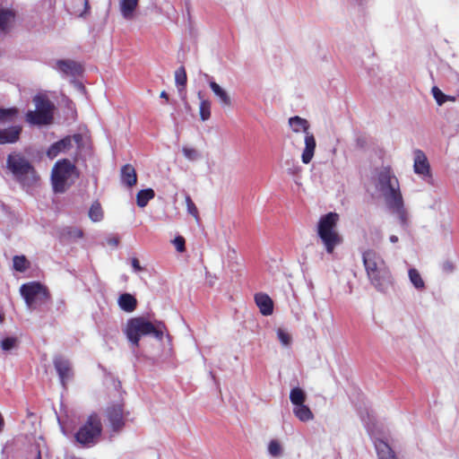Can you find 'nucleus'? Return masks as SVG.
I'll return each instance as SVG.
<instances>
[{
	"mask_svg": "<svg viewBox=\"0 0 459 459\" xmlns=\"http://www.w3.org/2000/svg\"><path fill=\"white\" fill-rule=\"evenodd\" d=\"M186 210L189 214L195 217V220L199 219L198 210L195 203L192 201L190 195H186L185 197Z\"/></svg>",
	"mask_w": 459,
	"mask_h": 459,
	"instance_id": "nucleus-35",
	"label": "nucleus"
},
{
	"mask_svg": "<svg viewBox=\"0 0 459 459\" xmlns=\"http://www.w3.org/2000/svg\"><path fill=\"white\" fill-rule=\"evenodd\" d=\"M63 150L61 149V147L58 145L57 142L55 143L54 144H52L48 152H47V155L48 157H49L50 159H54L55 157H56Z\"/></svg>",
	"mask_w": 459,
	"mask_h": 459,
	"instance_id": "nucleus-39",
	"label": "nucleus"
},
{
	"mask_svg": "<svg viewBox=\"0 0 459 459\" xmlns=\"http://www.w3.org/2000/svg\"><path fill=\"white\" fill-rule=\"evenodd\" d=\"M121 180L127 186H133L136 184V172L132 165L126 164L121 169Z\"/></svg>",
	"mask_w": 459,
	"mask_h": 459,
	"instance_id": "nucleus-20",
	"label": "nucleus"
},
{
	"mask_svg": "<svg viewBox=\"0 0 459 459\" xmlns=\"http://www.w3.org/2000/svg\"><path fill=\"white\" fill-rule=\"evenodd\" d=\"M106 415L112 431L114 433L119 432L125 425L123 404L117 403L108 407Z\"/></svg>",
	"mask_w": 459,
	"mask_h": 459,
	"instance_id": "nucleus-11",
	"label": "nucleus"
},
{
	"mask_svg": "<svg viewBox=\"0 0 459 459\" xmlns=\"http://www.w3.org/2000/svg\"><path fill=\"white\" fill-rule=\"evenodd\" d=\"M288 124L294 134H304L301 160L304 164L310 163L315 155L316 142L314 134L310 132L309 122L299 116H294L289 118Z\"/></svg>",
	"mask_w": 459,
	"mask_h": 459,
	"instance_id": "nucleus-6",
	"label": "nucleus"
},
{
	"mask_svg": "<svg viewBox=\"0 0 459 459\" xmlns=\"http://www.w3.org/2000/svg\"><path fill=\"white\" fill-rule=\"evenodd\" d=\"M6 168L13 174L14 179L23 187L35 186L39 179L30 162L22 154L13 152L8 155Z\"/></svg>",
	"mask_w": 459,
	"mask_h": 459,
	"instance_id": "nucleus-4",
	"label": "nucleus"
},
{
	"mask_svg": "<svg viewBox=\"0 0 459 459\" xmlns=\"http://www.w3.org/2000/svg\"><path fill=\"white\" fill-rule=\"evenodd\" d=\"M455 264L450 260H446L441 264V269L446 273H451L455 271Z\"/></svg>",
	"mask_w": 459,
	"mask_h": 459,
	"instance_id": "nucleus-41",
	"label": "nucleus"
},
{
	"mask_svg": "<svg viewBox=\"0 0 459 459\" xmlns=\"http://www.w3.org/2000/svg\"><path fill=\"white\" fill-rule=\"evenodd\" d=\"M16 344H17L16 337H6L1 342L0 346L3 351H9L12 349H13L16 346Z\"/></svg>",
	"mask_w": 459,
	"mask_h": 459,
	"instance_id": "nucleus-36",
	"label": "nucleus"
},
{
	"mask_svg": "<svg viewBox=\"0 0 459 459\" xmlns=\"http://www.w3.org/2000/svg\"><path fill=\"white\" fill-rule=\"evenodd\" d=\"M276 334H277L278 340L281 342V343L283 346L288 347L290 345L292 337H291L290 333L286 329L281 328V327L277 328Z\"/></svg>",
	"mask_w": 459,
	"mask_h": 459,
	"instance_id": "nucleus-33",
	"label": "nucleus"
},
{
	"mask_svg": "<svg viewBox=\"0 0 459 459\" xmlns=\"http://www.w3.org/2000/svg\"><path fill=\"white\" fill-rule=\"evenodd\" d=\"M363 264L371 285L379 292H386L393 285V276L383 257L373 249L362 254Z\"/></svg>",
	"mask_w": 459,
	"mask_h": 459,
	"instance_id": "nucleus-2",
	"label": "nucleus"
},
{
	"mask_svg": "<svg viewBox=\"0 0 459 459\" xmlns=\"http://www.w3.org/2000/svg\"><path fill=\"white\" fill-rule=\"evenodd\" d=\"M374 444L378 459H397L395 453L385 441L376 439Z\"/></svg>",
	"mask_w": 459,
	"mask_h": 459,
	"instance_id": "nucleus-18",
	"label": "nucleus"
},
{
	"mask_svg": "<svg viewBox=\"0 0 459 459\" xmlns=\"http://www.w3.org/2000/svg\"><path fill=\"white\" fill-rule=\"evenodd\" d=\"M186 81L187 77L186 70L184 66H180L175 72V82L179 91L186 87Z\"/></svg>",
	"mask_w": 459,
	"mask_h": 459,
	"instance_id": "nucleus-29",
	"label": "nucleus"
},
{
	"mask_svg": "<svg viewBox=\"0 0 459 459\" xmlns=\"http://www.w3.org/2000/svg\"><path fill=\"white\" fill-rule=\"evenodd\" d=\"M75 140L76 142H79L80 140V136L79 135H74L73 138L72 137H65L60 141L57 142L58 145L61 147V149L63 151L66 150V149H69L72 145V140Z\"/></svg>",
	"mask_w": 459,
	"mask_h": 459,
	"instance_id": "nucleus-38",
	"label": "nucleus"
},
{
	"mask_svg": "<svg viewBox=\"0 0 459 459\" xmlns=\"http://www.w3.org/2000/svg\"><path fill=\"white\" fill-rule=\"evenodd\" d=\"M22 132L20 126H12L8 128H0V144L13 143L19 140Z\"/></svg>",
	"mask_w": 459,
	"mask_h": 459,
	"instance_id": "nucleus-15",
	"label": "nucleus"
},
{
	"mask_svg": "<svg viewBox=\"0 0 459 459\" xmlns=\"http://www.w3.org/2000/svg\"><path fill=\"white\" fill-rule=\"evenodd\" d=\"M131 265L134 273H140L143 271V267L140 265L139 260L135 257L131 259Z\"/></svg>",
	"mask_w": 459,
	"mask_h": 459,
	"instance_id": "nucleus-42",
	"label": "nucleus"
},
{
	"mask_svg": "<svg viewBox=\"0 0 459 459\" xmlns=\"http://www.w3.org/2000/svg\"><path fill=\"white\" fill-rule=\"evenodd\" d=\"M36 109L26 114V119L32 125H48L53 120L54 104L44 95H37L33 99Z\"/></svg>",
	"mask_w": 459,
	"mask_h": 459,
	"instance_id": "nucleus-9",
	"label": "nucleus"
},
{
	"mask_svg": "<svg viewBox=\"0 0 459 459\" xmlns=\"http://www.w3.org/2000/svg\"><path fill=\"white\" fill-rule=\"evenodd\" d=\"M209 86L215 95V97L219 100L221 105L222 107H230L232 104L231 98L228 91L223 89L221 85L215 82L213 80H209Z\"/></svg>",
	"mask_w": 459,
	"mask_h": 459,
	"instance_id": "nucleus-16",
	"label": "nucleus"
},
{
	"mask_svg": "<svg viewBox=\"0 0 459 459\" xmlns=\"http://www.w3.org/2000/svg\"><path fill=\"white\" fill-rule=\"evenodd\" d=\"M89 217L94 222L100 221L102 220L103 212L99 203L92 204L89 211Z\"/></svg>",
	"mask_w": 459,
	"mask_h": 459,
	"instance_id": "nucleus-31",
	"label": "nucleus"
},
{
	"mask_svg": "<svg viewBox=\"0 0 459 459\" xmlns=\"http://www.w3.org/2000/svg\"><path fill=\"white\" fill-rule=\"evenodd\" d=\"M160 98L168 99V94H167V92L165 91L160 92Z\"/></svg>",
	"mask_w": 459,
	"mask_h": 459,
	"instance_id": "nucleus-46",
	"label": "nucleus"
},
{
	"mask_svg": "<svg viewBox=\"0 0 459 459\" xmlns=\"http://www.w3.org/2000/svg\"><path fill=\"white\" fill-rule=\"evenodd\" d=\"M117 303L119 307L127 313L133 312L137 305L136 299L129 294V293H124L121 294L117 299Z\"/></svg>",
	"mask_w": 459,
	"mask_h": 459,
	"instance_id": "nucleus-19",
	"label": "nucleus"
},
{
	"mask_svg": "<svg viewBox=\"0 0 459 459\" xmlns=\"http://www.w3.org/2000/svg\"><path fill=\"white\" fill-rule=\"evenodd\" d=\"M389 240L390 242L392 243H396L398 241V237L395 236V235H392L390 238H389Z\"/></svg>",
	"mask_w": 459,
	"mask_h": 459,
	"instance_id": "nucleus-45",
	"label": "nucleus"
},
{
	"mask_svg": "<svg viewBox=\"0 0 459 459\" xmlns=\"http://www.w3.org/2000/svg\"><path fill=\"white\" fill-rule=\"evenodd\" d=\"M182 152L186 160L189 161H195L201 158L200 152L192 147L184 146L182 148Z\"/></svg>",
	"mask_w": 459,
	"mask_h": 459,
	"instance_id": "nucleus-34",
	"label": "nucleus"
},
{
	"mask_svg": "<svg viewBox=\"0 0 459 459\" xmlns=\"http://www.w3.org/2000/svg\"><path fill=\"white\" fill-rule=\"evenodd\" d=\"M283 452L282 446L281 443L276 440L273 439L268 444V453L273 457H280L281 456Z\"/></svg>",
	"mask_w": 459,
	"mask_h": 459,
	"instance_id": "nucleus-32",
	"label": "nucleus"
},
{
	"mask_svg": "<svg viewBox=\"0 0 459 459\" xmlns=\"http://www.w3.org/2000/svg\"><path fill=\"white\" fill-rule=\"evenodd\" d=\"M16 108H0V123L13 122L18 116Z\"/></svg>",
	"mask_w": 459,
	"mask_h": 459,
	"instance_id": "nucleus-28",
	"label": "nucleus"
},
{
	"mask_svg": "<svg viewBox=\"0 0 459 459\" xmlns=\"http://www.w3.org/2000/svg\"><path fill=\"white\" fill-rule=\"evenodd\" d=\"M431 91L434 99L436 100L437 103L439 106H441L447 100V96L445 95L439 88L435 86L432 88Z\"/></svg>",
	"mask_w": 459,
	"mask_h": 459,
	"instance_id": "nucleus-37",
	"label": "nucleus"
},
{
	"mask_svg": "<svg viewBox=\"0 0 459 459\" xmlns=\"http://www.w3.org/2000/svg\"><path fill=\"white\" fill-rule=\"evenodd\" d=\"M377 189L384 198L387 208L399 217L402 223H405L406 212L399 181L389 169H384L379 172Z\"/></svg>",
	"mask_w": 459,
	"mask_h": 459,
	"instance_id": "nucleus-1",
	"label": "nucleus"
},
{
	"mask_svg": "<svg viewBox=\"0 0 459 459\" xmlns=\"http://www.w3.org/2000/svg\"><path fill=\"white\" fill-rule=\"evenodd\" d=\"M255 302L263 316H271L273 312V301L265 293L259 292L255 295Z\"/></svg>",
	"mask_w": 459,
	"mask_h": 459,
	"instance_id": "nucleus-14",
	"label": "nucleus"
},
{
	"mask_svg": "<svg viewBox=\"0 0 459 459\" xmlns=\"http://www.w3.org/2000/svg\"><path fill=\"white\" fill-rule=\"evenodd\" d=\"M307 399L306 393L299 387H294L290 390V400L293 407L305 404Z\"/></svg>",
	"mask_w": 459,
	"mask_h": 459,
	"instance_id": "nucleus-25",
	"label": "nucleus"
},
{
	"mask_svg": "<svg viewBox=\"0 0 459 459\" xmlns=\"http://www.w3.org/2000/svg\"><path fill=\"white\" fill-rule=\"evenodd\" d=\"M164 329L165 325L161 322L152 323L143 316H138L127 321L125 333L134 346H138L141 338L145 335H152L156 339L161 340Z\"/></svg>",
	"mask_w": 459,
	"mask_h": 459,
	"instance_id": "nucleus-3",
	"label": "nucleus"
},
{
	"mask_svg": "<svg viewBox=\"0 0 459 459\" xmlns=\"http://www.w3.org/2000/svg\"><path fill=\"white\" fill-rule=\"evenodd\" d=\"M36 459H40V452L39 451L37 452Z\"/></svg>",
	"mask_w": 459,
	"mask_h": 459,
	"instance_id": "nucleus-47",
	"label": "nucleus"
},
{
	"mask_svg": "<svg viewBox=\"0 0 459 459\" xmlns=\"http://www.w3.org/2000/svg\"><path fill=\"white\" fill-rule=\"evenodd\" d=\"M102 424L97 414H91L75 434L76 441L83 446H95L101 436Z\"/></svg>",
	"mask_w": 459,
	"mask_h": 459,
	"instance_id": "nucleus-8",
	"label": "nucleus"
},
{
	"mask_svg": "<svg viewBox=\"0 0 459 459\" xmlns=\"http://www.w3.org/2000/svg\"><path fill=\"white\" fill-rule=\"evenodd\" d=\"M138 3L139 0H121L119 7L122 16L126 20H131L134 17Z\"/></svg>",
	"mask_w": 459,
	"mask_h": 459,
	"instance_id": "nucleus-21",
	"label": "nucleus"
},
{
	"mask_svg": "<svg viewBox=\"0 0 459 459\" xmlns=\"http://www.w3.org/2000/svg\"><path fill=\"white\" fill-rule=\"evenodd\" d=\"M78 177L75 166L68 160L57 161L52 169L51 181L56 193H64Z\"/></svg>",
	"mask_w": 459,
	"mask_h": 459,
	"instance_id": "nucleus-7",
	"label": "nucleus"
},
{
	"mask_svg": "<svg viewBox=\"0 0 459 459\" xmlns=\"http://www.w3.org/2000/svg\"><path fill=\"white\" fill-rule=\"evenodd\" d=\"M54 365L62 385H65L66 381L72 377L71 363L67 359L58 357L54 359Z\"/></svg>",
	"mask_w": 459,
	"mask_h": 459,
	"instance_id": "nucleus-13",
	"label": "nucleus"
},
{
	"mask_svg": "<svg viewBox=\"0 0 459 459\" xmlns=\"http://www.w3.org/2000/svg\"><path fill=\"white\" fill-rule=\"evenodd\" d=\"M413 170L415 174L425 181L429 182L432 179L429 162L426 154L421 150L414 151Z\"/></svg>",
	"mask_w": 459,
	"mask_h": 459,
	"instance_id": "nucleus-12",
	"label": "nucleus"
},
{
	"mask_svg": "<svg viewBox=\"0 0 459 459\" xmlns=\"http://www.w3.org/2000/svg\"><path fill=\"white\" fill-rule=\"evenodd\" d=\"M293 414L303 422L310 421L314 419L312 411L306 404L293 407Z\"/></svg>",
	"mask_w": 459,
	"mask_h": 459,
	"instance_id": "nucleus-23",
	"label": "nucleus"
},
{
	"mask_svg": "<svg viewBox=\"0 0 459 459\" xmlns=\"http://www.w3.org/2000/svg\"><path fill=\"white\" fill-rule=\"evenodd\" d=\"M56 67L66 75H76L82 71L81 65L73 60H58Z\"/></svg>",
	"mask_w": 459,
	"mask_h": 459,
	"instance_id": "nucleus-17",
	"label": "nucleus"
},
{
	"mask_svg": "<svg viewBox=\"0 0 459 459\" xmlns=\"http://www.w3.org/2000/svg\"><path fill=\"white\" fill-rule=\"evenodd\" d=\"M13 268L17 272L23 273L29 268V262L24 255H15L13 258Z\"/></svg>",
	"mask_w": 459,
	"mask_h": 459,
	"instance_id": "nucleus-30",
	"label": "nucleus"
},
{
	"mask_svg": "<svg viewBox=\"0 0 459 459\" xmlns=\"http://www.w3.org/2000/svg\"><path fill=\"white\" fill-rule=\"evenodd\" d=\"M338 221L339 215L336 212H328L323 215L317 223V235L328 254H332L342 242V238L337 230Z\"/></svg>",
	"mask_w": 459,
	"mask_h": 459,
	"instance_id": "nucleus-5",
	"label": "nucleus"
},
{
	"mask_svg": "<svg viewBox=\"0 0 459 459\" xmlns=\"http://www.w3.org/2000/svg\"><path fill=\"white\" fill-rule=\"evenodd\" d=\"M155 194L152 188L141 190L136 195L137 205L143 208L147 205L148 202L154 197Z\"/></svg>",
	"mask_w": 459,
	"mask_h": 459,
	"instance_id": "nucleus-27",
	"label": "nucleus"
},
{
	"mask_svg": "<svg viewBox=\"0 0 459 459\" xmlns=\"http://www.w3.org/2000/svg\"><path fill=\"white\" fill-rule=\"evenodd\" d=\"M107 244L113 247H117L119 244V238L117 236H109L107 238Z\"/></svg>",
	"mask_w": 459,
	"mask_h": 459,
	"instance_id": "nucleus-44",
	"label": "nucleus"
},
{
	"mask_svg": "<svg viewBox=\"0 0 459 459\" xmlns=\"http://www.w3.org/2000/svg\"><path fill=\"white\" fill-rule=\"evenodd\" d=\"M14 19V14L9 10H0V30L2 31H7L12 25Z\"/></svg>",
	"mask_w": 459,
	"mask_h": 459,
	"instance_id": "nucleus-26",
	"label": "nucleus"
},
{
	"mask_svg": "<svg viewBox=\"0 0 459 459\" xmlns=\"http://www.w3.org/2000/svg\"><path fill=\"white\" fill-rule=\"evenodd\" d=\"M173 245L175 246L178 252L182 253L185 251V238L181 236L176 237L173 241Z\"/></svg>",
	"mask_w": 459,
	"mask_h": 459,
	"instance_id": "nucleus-40",
	"label": "nucleus"
},
{
	"mask_svg": "<svg viewBox=\"0 0 459 459\" xmlns=\"http://www.w3.org/2000/svg\"><path fill=\"white\" fill-rule=\"evenodd\" d=\"M301 172V168L298 164H293L290 168L288 169V173L292 176H299Z\"/></svg>",
	"mask_w": 459,
	"mask_h": 459,
	"instance_id": "nucleus-43",
	"label": "nucleus"
},
{
	"mask_svg": "<svg viewBox=\"0 0 459 459\" xmlns=\"http://www.w3.org/2000/svg\"><path fill=\"white\" fill-rule=\"evenodd\" d=\"M198 99L200 100L199 114L202 121H206L211 117V106L210 100L203 98L201 91L197 93Z\"/></svg>",
	"mask_w": 459,
	"mask_h": 459,
	"instance_id": "nucleus-24",
	"label": "nucleus"
},
{
	"mask_svg": "<svg viewBox=\"0 0 459 459\" xmlns=\"http://www.w3.org/2000/svg\"><path fill=\"white\" fill-rule=\"evenodd\" d=\"M84 2H85V4H88V3H87V0H84Z\"/></svg>",
	"mask_w": 459,
	"mask_h": 459,
	"instance_id": "nucleus-48",
	"label": "nucleus"
},
{
	"mask_svg": "<svg viewBox=\"0 0 459 459\" xmlns=\"http://www.w3.org/2000/svg\"><path fill=\"white\" fill-rule=\"evenodd\" d=\"M408 276L411 283L417 290L422 291L425 290V281L417 269L410 268Z\"/></svg>",
	"mask_w": 459,
	"mask_h": 459,
	"instance_id": "nucleus-22",
	"label": "nucleus"
},
{
	"mask_svg": "<svg viewBox=\"0 0 459 459\" xmlns=\"http://www.w3.org/2000/svg\"><path fill=\"white\" fill-rule=\"evenodd\" d=\"M20 293L29 309H33L38 304L44 302L48 298L47 289L37 281L22 284L20 288Z\"/></svg>",
	"mask_w": 459,
	"mask_h": 459,
	"instance_id": "nucleus-10",
	"label": "nucleus"
}]
</instances>
